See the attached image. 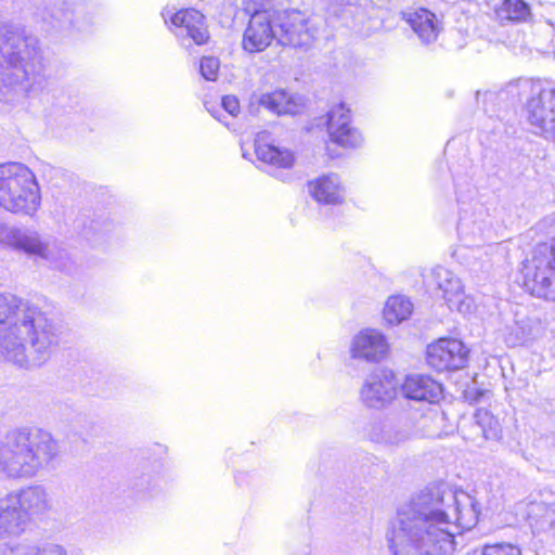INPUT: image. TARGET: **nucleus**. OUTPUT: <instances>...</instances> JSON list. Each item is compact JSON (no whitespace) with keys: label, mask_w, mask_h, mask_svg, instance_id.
Instances as JSON below:
<instances>
[{"label":"nucleus","mask_w":555,"mask_h":555,"mask_svg":"<svg viewBox=\"0 0 555 555\" xmlns=\"http://www.w3.org/2000/svg\"><path fill=\"white\" fill-rule=\"evenodd\" d=\"M401 391L406 399L438 403L443 398L442 385L424 374L408 375L401 385Z\"/></svg>","instance_id":"a211bd4d"},{"label":"nucleus","mask_w":555,"mask_h":555,"mask_svg":"<svg viewBox=\"0 0 555 555\" xmlns=\"http://www.w3.org/2000/svg\"><path fill=\"white\" fill-rule=\"evenodd\" d=\"M398 383L392 371L379 370L366 377L361 388V399L371 409H383L397 396Z\"/></svg>","instance_id":"f8f14e48"},{"label":"nucleus","mask_w":555,"mask_h":555,"mask_svg":"<svg viewBox=\"0 0 555 555\" xmlns=\"http://www.w3.org/2000/svg\"><path fill=\"white\" fill-rule=\"evenodd\" d=\"M222 109L231 116H237L241 111L240 102L234 95H225L221 101Z\"/></svg>","instance_id":"473e14b6"},{"label":"nucleus","mask_w":555,"mask_h":555,"mask_svg":"<svg viewBox=\"0 0 555 555\" xmlns=\"http://www.w3.org/2000/svg\"><path fill=\"white\" fill-rule=\"evenodd\" d=\"M60 444L48 430L25 427L0 440V474L12 480L30 479L55 466Z\"/></svg>","instance_id":"20e7f679"},{"label":"nucleus","mask_w":555,"mask_h":555,"mask_svg":"<svg viewBox=\"0 0 555 555\" xmlns=\"http://www.w3.org/2000/svg\"><path fill=\"white\" fill-rule=\"evenodd\" d=\"M413 311V305L404 296H390L384 307V319L388 324H399L406 320Z\"/></svg>","instance_id":"a878e982"},{"label":"nucleus","mask_w":555,"mask_h":555,"mask_svg":"<svg viewBox=\"0 0 555 555\" xmlns=\"http://www.w3.org/2000/svg\"><path fill=\"white\" fill-rule=\"evenodd\" d=\"M307 191L320 205L337 206L344 204L345 189L335 173L322 175L307 183Z\"/></svg>","instance_id":"aec40b11"},{"label":"nucleus","mask_w":555,"mask_h":555,"mask_svg":"<svg viewBox=\"0 0 555 555\" xmlns=\"http://www.w3.org/2000/svg\"><path fill=\"white\" fill-rule=\"evenodd\" d=\"M404 16L423 43L429 44L437 40L442 27L436 14L426 9H418Z\"/></svg>","instance_id":"4be33fe9"},{"label":"nucleus","mask_w":555,"mask_h":555,"mask_svg":"<svg viewBox=\"0 0 555 555\" xmlns=\"http://www.w3.org/2000/svg\"><path fill=\"white\" fill-rule=\"evenodd\" d=\"M468 351L457 339L441 338L427 347V363L436 371L460 370L466 365Z\"/></svg>","instance_id":"4468645a"},{"label":"nucleus","mask_w":555,"mask_h":555,"mask_svg":"<svg viewBox=\"0 0 555 555\" xmlns=\"http://www.w3.org/2000/svg\"><path fill=\"white\" fill-rule=\"evenodd\" d=\"M472 253L474 254V255H473V256H474V258H478V257H480V256L483 254L482 249H481V248H479V247H478V248H474V249H472Z\"/></svg>","instance_id":"4c0bfd02"},{"label":"nucleus","mask_w":555,"mask_h":555,"mask_svg":"<svg viewBox=\"0 0 555 555\" xmlns=\"http://www.w3.org/2000/svg\"><path fill=\"white\" fill-rule=\"evenodd\" d=\"M524 287L538 298L555 301V246L547 243L534 247L522 263Z\"/></svg>","instance_id":"0eeeda50"},{"label":"nucleus","mask_w":555,"mask_h":555,"mask_svg":"<svg viewBox=\"0 0 555 555\" xmlns=\"http://www.w3.org/2000/svg\"><path fill=\"white\" fill-rule=\"evenodd\" d=\"M61 332L37 305L0 294V357L23 367L46 364L59 349Z\"/></svg>","instance_id":"f03ea898"},{"label":"nucleus","mask_w":555,"mask_h":555,"mask_svg":"<svg viewBox=\"0 0 555 555\" xmlns=\"http://www.w3.org/2000/svg\"><path fill=\"white\" fill-rule=\"evenodd\" d=\"M527 520L533 533L555 530V507L544 502H532L527 508Z\"/></svg>","instance_id":"393cba45"},{"label":"nucleus","mask_w":555,"mask_h":555,"mask_svg":"<svg viewBox=\"0 0 555 555\" xmlns=\"http://www.w3.org/2000/svg\"><path fill=\"white\" fill-rule=\"evenodd\" d=\"M529 122L546 139L555 141V88L542 89L527 103Z\"/></svg>","instance_id":"ddd939ff"},{"label":"nucleus","mask_w":555,"mask_h":555,"mask_svg":"<svg viewBox=\"0 0 555 555\" xmlns=\"http://www.w3.org/2000/svg\"><path fill=\"white\" fill-rule=\"evenodd\" d=\"M467 251H468V248L465 247V246H462L460 247L455 254L460 257V258H466L467 257Z\"/></svg>","instance_id":"c9c22d12"},{"label":"nucleus","mask_w":555,"mask_h":555,"mask_svg":"<svg viewBox=\"0 0 555 555\" xmlns=\"http://www.w3.org/2000/svg\"><path fill=\"white\" fill-rule=\"evenodd\" d=\"M278 14L274 11L263 10L255 12L243 36V49L249 53L266 50L273 39L278 40Z\"/></svg>","instance_id":"1a4fd4ad"},{"label":"nucleus","mask_w":555,"mask_h":555,"mask_svg":"<svg viewBox=\"0 0 555 555\" xmlns=\"http://www.w3.org/2000/svg\"><path fill=\"white\" fill-rule=\"evenodd\" d=\"M553 246H555V244H552Z\"/></svg>","instance_id":"ea45409f"},{"label":"nucleus","mask_w":555,"mask_h":555,"mask_svg":"<svg viewBox=\"0 0 555 555\" xmlns=\"http://www.w3.org/2000/svg\"><path fill=\"white\" fill-rule=\"evenodd\" d=\"M278 42L293 48L311 47L318 34L314 20L296 10L278 14Z\"/></svg>","instance_id":"6e6552de"},{"label":"nucleus","mask_w":555,"mask_h":555,"mask_svg":"<svg viewBox=\"0 0 555 555\" xmlns=\"http://www.w3.org/2000/svg\"><path fill=\"white\" fill-rule=\"evenodd\" d=\"M8 494L28 525L42 519L52 509L51 496L42 485L25 486Z\"/></svg>","instance_id":"9d476101"},{"label":"nucleus","mask_w":555,"mask_h":555,"mask_svg":"<svg viewBox=\"0 0 555 555\" xmlns=\"http://www.w3.org/2000/svg\"><path fill=\"white\" fill-rule=\"evenodd\" d=\"M457 232L463 241H467L469 232V224L467 221H465L463 218H461L459 224H457Z\"/></svg>","instance_id":"72a5a7b5"},{"label":"nucleus","mask_w":555,"mask_h":555,"mask_svg":"<svg viewBox=\"0 0 555 555\" xmlns=\"http://www.w3.org/2000/svg\"><path fill=\"white\" fill-rule=\"evenodd\" d=\"M480 506L475 496L446 486L428 487L400 505L386 530L390 555H452L455 537L474 528Z\"/></svg>","instance_id":"f257e3e1"},{"label":"nucleus","mask_w":555,"mask_h":555,"mask_svg":"<svg viewBox=\"0 0 555 555\" xmlns=\"http://www.w3.org/2000/svg\"><path fill=\"white\" fill-rule=\"evenodd\" d=\"M171 24L175 27L176 37L186 48L190 47L191 42L203 44L209 38L205 17L196 10H181L175 13L171 17Z\"/></svg>","instance_id":"dca6fc26"},{"label":"nucleus","mask_w":555,"mask_h":555,"mask_svg":"<svg viewBox=\"0 0 555 555\" xmlns=\"http://www.w3.org/2000/svg\"><path fill=\"white\" fill-rule=\"evenodd\" d=\"M350 351L352 358L378 362L386 356L388 344L378 331L364 330L353 337Z\"/></svg>","instance_id":"6ab92c4d"},{"label":"nucleus","mask_w":555,"mask_h":555,"mask_svg":"<svg viewBox=\"0 0 555 555\" xmlns=\"http://www.w3.org/2000/svg\"><path fill=\"white\" fill-rule=\"evenodd\" d=\"M28 524L9 494L0 498V539L16 538L23 534Z\"/></svg>","instance_id":"5701e85b"},{"label":"nucleus","mask_w":555,"mask_h":555,"mask_svg":"<svg viewBox=\"0 0 555 555\" xmlns=\"http://www.w3.org/2000/svg\"><path fill=\"white\" fill-rule=\"evenodd\" d=\"M63 25V21H59V26L61 27Z\"/></svg>","instance_id":"58836bf2"},{"label":"nucleus","mask_w":555,"mask_h":555,"mask_svg":"<svg viewBox=\"0 0 555 555\" xmlns=\"http://www.w3.org/2000/svg\"><path fill=\"white\" fill-rule=\"evenodd\" d=\"M475 423L487 440L501 438L502 427L499 420L487 409H478L475 413Z\"/></svg>","instance_id":"c756f323"},{"label":"nucleus","mask_w":555,"mask_h":555,"mask_svg":"<svg viewBox=\"0 0 555 555\" xmlns=\"http://www.w3.org/2000/svg\"><path fill=\"white\" fill-rule=\"evenodd\" d=\"M533 338V322L524 318L516 320L512 325L506 327L504 334L505 343L511 347L521 346Z\"/></svg>","instance_id":"bb28decb"},{"label":"nucleus","mask_w":555,"mask_h":555,"mask_svg":"<svg viewBox=\"0 0 555 555\" xmlns=\"http://www.w3.org/2000/svg\"><path fill=\"white\" fill-rule=\"evenodd\" d=\"M327 132L334 143L346 149H357L364 141L360 130L351 125L350 109L343 103L328 111Z\"/></svg>","instance_id":"2eb2a0df"},{"label":"nucleus","mask_w":555,"mask_h":555,"mask_svg":"<svg viewBox=\"0 0 555 555\" xmlns=\"http://www.w3.org/2000/svg\"><path fill=\"white\" fill-rule=\"evenodd\" d=\"M40 189L35 173L20 162L0 164V207L37 208Z\"/></svg>","instance_id":"423d86ee"},{"label":"nucleus","mask_w":555,"mask_h":555,"mask_svg":"<svg viewBox=\"0 0 555 555\" xmlns=\"http://www.w3.org/2000/svg\"><path fill=\"white\" fill-rule=\"evenodd\" d=\"M48 65L36 36L18 24H0V100L38 95L47 83Z\"/></svg>","instance_id":"7ed1b4c3"},{"label":"nucleus","mask_w":555,"mask_h":555,"mask_svg":"<svg viewBox=\"0 0 555 555\" xmlns=\"http://www.w3.org/2000/svg\"><path fill=\"white\" fill-rule=\"evenodd\" d=\"M207 111L211 114V116H214L216 119L222 121L227 127H229L228 122L223 121L221 119V116L218 114L220 109H214V108H210L208 107L207 103L205 104Z\"/></svg>","instance_id":"f704fd0d"},{"label":"nucleus","mask_w":555,"mask_h":555,"mask_svg":"<svg viewBox=\"0 0 555 555\" xmlns=\"http://www.w3.org/2000/svg\"><path fill=\"white\" fill-rule=\"evenodd\" d=\"M495 15L502 22H522L530 15V8L524 0H503Z\"/></svg>","instance_id":"c85d7f7f"},{"label":"nucleus","mask_w":555,"mask_h":555,"mask_svg":"<svg viewBox=\"0 0 555 555\" xmlns=\"http://www.w3.org/2000/svg\"><path fill=\"white\" fill-rule=\"evenodd\" d=\"M424 435L437 436L439 433L423 430L408 413H395L370 420L364 428V438L380 449L395 451Z\"/></svg>","instance_id":"39448f33"},{"label":"nucleus","mask_w":555,"mask_h":555,"mask_svg":"<svg viewBox=\"0 0 555 555\" xmlns=\"http://www.w3.org/2000/svg\"><path fill=\"white\" fill-rule=\"evenodd\" d=\"M258 103L278 115H296L305 107V100L298 94H292L279 89L269 93L251 95V103Z\"/></svg>","instance_id":"412c9836"},{"label":"nucleus","mask_w":555,"mask_h":555,"mask_svg":"<svg viewBox=\"0 0 555 555\" xmlns=\"http://www.w3.org/2000/svg\"><path fill=\"white\" fill-rule=\"evenodd\" d=\"M3 555H67V552L62 545L55 543L38 545L23 542L11 546Z\"/></svg>","instance_id":"cd10ccee"},{"label":"nucleus","mask_w":555,"mask_h":555,"mask_svg":"<svg viewBox=\"0 0 555 555\" xmlns=\"http://www.w3.org/2000/svg\"><path fill=\"white\" fill-rule=\"evenodd\" d=\"M473 555H521V550L512 543H495L476 550Z\"/></svg>","instance_id":"7c9ffc66"},{"label":"nucleus","mask_w":555,"mask_h":555,"mask_svg":"<svg viewBox=\"0 0 555 555\" xmlns=\"http://www.w3.org/2000/svg\"><path fill=\"white\" fill-rule=\"evenodd\" d=\"M0 244L44 259L49 256L48 244L37 232L30 230L0 224Z\"/></svg>","instance_id":"f3484780"},{"label":"nucleus","mask_w":555,"mask_h":555,"mask_svg":"<svg viewBox=\"0 0 555 555\" xmlns=\"http://www.w3.org/2000/svg\"><path fill=\"white\" fill-rule=\"evenodd\" d=\"M433 417L436 420V421H442L443 420V413L439 410H434L433 411Z\"/></svg>","instance_id":"e433bc0d"},{"label":"nucleus","mask_w":555,"mask_h":555,"mask_svg":"<svg viewBox=\"0 0 555 555\" xmlns=\"http://www.w3.org/2000/svg\"><path fill=\"white\" fill-rule=\"evenodd\" d=\"M219 60L212 56H205L201 60L199 72L201 75L209 81H215L219 72Z\"/></svg>","instance_id":"2f4dec72"},{"label":"nucleus","mask_w":555,"mask_h":555,"mask_svg":"<svg viewBox=\"0 0 555 555\" xmlns=\"http://www.w3.org/2000/svg\"><path fill=\"white\" fill-rule=\"evenodd\" d=\"M255 153L260 162L271 167L272 175H275L276 169L292 168L295 162L294 154L289 150L261 143L260 139L255 142Z\"/></svg>","instance_id":"b1692460"},{"label":"nucleus","mask_w":555,"mask_h":555,"mask_svg":"<svg viewBox=\"0 0 555 555\" xmlns=\"http://www.w3.org/2000/svg\"><path fill=\"white\" fill-rule=\"evenodd\" d=\"M430 283L441 292L450 309L466 314L474 309V300L464 294V285L451 270L437 266L431 269Z\"/></svg>","instance_id":"9b49d317"}]
</instances>
